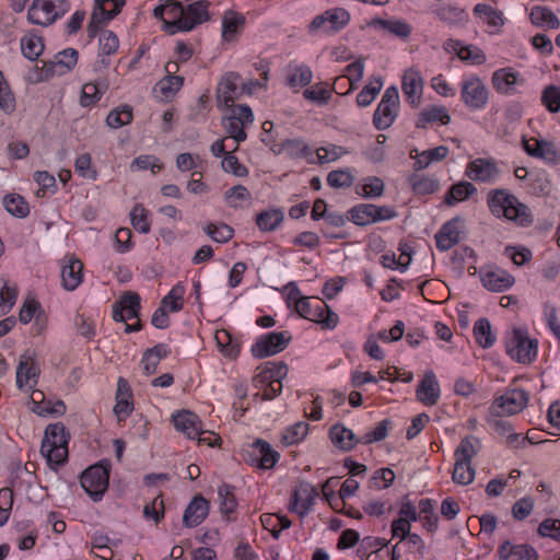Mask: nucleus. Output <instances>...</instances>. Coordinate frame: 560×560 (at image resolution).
<instances>
[{"label": "nucleus", "instance_id": "obj_20", "mask_svg": "<svg viewBox=\"0 0 560 560\" xmlns=\"http://www.w3.org/2000/svg\"><path fill=\"white\" fill-rule=\"evenodd\" d=\"M125 3L126 0H95L94 10L88 26L89 35L94 37L104 23L120 13Z\"/></svg>", "mask_w": 560, "mask_h": 560}, {"label": "nucleus", "instance_id": "obj_64", "mask_svg": "<svg viewBox=\"0 0 560 560\" xmlns=\"http://www.w3.org/2000/svg\"><path fill=\"white\" fill-rule=\"evenodd\" d=\"M331 94L332 90H330L327 83L315 84L310 89H305L303 92L305 100L315 102L320 105L327 104L331 97Z\"/></svg>", "mask_w": 560, "mask_h": 560}, {"label": "nucleus", "instance_id": "obj_16", "mask_svg": "<svg viewBox=\"0 0 560 560\" xmlns=\"http://www.w3.org/2000/svg\"><path fill=\"white\" fill-rule=\"evenodd\" d=\"M172 422L174 428L182 432L187 439L196 440L198 439L199 443L207 444L209 446L217 445V441L220 438H214V442L210 441V439L201 438L203 433L202 422L199 417L190 411V410H179L172 415Z\"/></svg>", "mask_w": 560, "mask_h": 560}, {"label": "nucleus", "instance_id": "obj_63", "mask_svg": "<svg viewBox=\"0 0 560 560\" xmlns=\"http://www.w3.org/2000/svg\"><path fill=\"white\" fill-rule=\"evenodd\" d=\"M130 220L133 229L139 233L147 234L151 230L148 210L140 203H137L131 212Z\"/></svg>", "mask_w": 560, "mask_h": 560}, {"label": "nucleus", "instance_id": "obj_50", "mask_svg": "<svg viewBox=\"0 0 560 560\" xmlns=\"http://www.w3.org/2000/svg\"><path fill=\"white\" fill-rule=\"evenodd\" d=\"M4 209L15 218H26L30 213V207L24 197L19 194H8L3 197Z\"/></svg>", "mask_w": 560, "mask_h": 560}, {"label": "nucleus", "instance_id": "obj_37", "mask_svg": "<svg viewBox=\"0 0 560 560\" xmlns=\"http://www.w3.org/2000/svg\"><path fill=\"white\" fill-rule=\"evenodd\" d=\"M451 121V116L445 106L431 105L422 108L418 115L416 127L424 129L430 124L440 122L441 125H447Z\"/></svg>", "mask_w": 560, "mask_h": 560}, {"label": "nucleus", "instance_id": "obj_42", "mask_svg": "<svg viewBox=\"0 0 560 560\" xmlns=\"http://www.w3.org/2000/svg\"><path fill=\"white\" fill-rule=\"evenodd\" d=\"M436 247L446 252L459 242V231L456 221L446 222L435 235Z\"/></svg>", "mask_w": 560, "mask_h": 560}, {"label": "nucleus", "instance_id": "obj_26", "mask_svg": "<svg viewBox=\"0 0 560 560\" xmlns=\"http://www.w3.org/2000/svg\"><path fill=\"white\" fill-rule=\"evenodd\" d=\"M140 308V296L135 292H126L114 306L113 319L117 323H126L138 318Z\"/></svg>", "mask_w": 560, "mask_h": 560}, {"label": "nucleus", "instance_id": "obj_38", "mask_svg": "<svg viewBox=\"0 0 560 560\" xmlns=\"http://www.w3.org/2000/svg\"><path fill=\"white\" fill-rule=\"evenodd\" d=\"M448 148L439 145L433 149L419 152L417 149L410 151V158L415 160L416 170H424L434 162L443 161L448 154Z\"/></svg>", "mask_w": 560, "mask_h": 560}, {"label": "nucleus", "instance_id": "obj_17", "mask_svg": "<svg viewBox=\"0 0 560 560\" xmlns=\"http://www.w3.org/2000/svg\"><path fill=\"white\" fill-rule=\"evenodd\" d=\"M244 88L241 75L235 72L225 73L217 88L218 108L236 106L234 102L242 96Z\"/></svg>", "mask_w": 560, "mask_h": 560}, {"label": "nucleus", "instance_id": "obj_52", "mask_svg": "<svg viewBox=\"0 0 560 560\" xmlns=\"http://www.w3.org/2000/svg\"><path fill=\"white\" fill-rule=\"evenodd\" d=\"M477 188L469 182H459L451 187L445 196V203L454 206L455 203L465 201L476 194Z\"/></svg>", "mask_w": 560, "mask_h": 560}, {"label": "nucleus", "instance_id": "obj_47", "mask_svg": "<svg viewBox=\"0 0 560 560\" xmlns=\"http://www.w3.org/2000/svg\"><path fill=\"white\" fill-rule=\"evenodd\" d=\"M214 339L219 347L220 352L230 359H235L241 352V346L236 339H234L231 334L221 329L215 332Z\"/></svg>", "mask_w": 560, "mask_h": 560}, {"label": "nucleus", "instance_id": "obj_15", "mask_svg": "<svg viewBox=\"0 0 560 560\" xmlns=\"http://www.w3.org/2000/svg\"><path fill=\"white\" fill-rule=\"evenodd\" d=\"M292 339L288 330L271 331L256 338L250 347V353L256 359H264L282 352Z\"/></svg>", "mask_w": 560, "mask_h": 560}, {"label": "nucleus", "instance_id": "obj_39", "mask_svg": "<svg viewBox=\"0 0 560 560\" xmlns=\"http://www.w3.org/2000/svg\"><path fill=\"white\" fill-rule=\"evenodd\" d=\"M83 264L77 258H71L68 264L61 268L62 285L68 291L75 290L83 279Z\"/></svg>", "mask_w": 560, "mask_h": 560}, {"label": "nucleus", "instance_id": "obj_27", "mask_svg": "<svg viewBox=\"0 0 560 560\" xmlns=\"http://www.w3.org/2000/svg\"><path fill=\"white\" fill-rule=\"evenodd\" d=\"M445 49L471 66H480L487 61L486 54L479 47L471 44L465 45L459 40L450 39L445 44Z\"/></svg>", "mask_w": 560, "mask_h": 560}, {"label": "nucleus", "instance_id": "obj_59", "mask_svg": "<svg viewBox=\"0 0 560 560\" xmlns=\"http://www.w3.org/2000/svg\"><path fill=\"white\" fill-rule=\"evenodd\" d=\"M163 167L164 164L160 159L151 154H141L133 159L130 164L131 172L150 170L152 174H158Z\"/></svg>", "mask_w": 560, "mask_h": 560}, {"label": "nucleus", "instance_id": "obj_24", "mask_svg": "<svg viewBox=\"0 0 560 560\" xmlns=\"http://www.w3.org/2000/svg\"><path fill=\"white\" fill-rule=\"evenodd\" d=\"M135 409L133 393L130 384L124 377L117 381V389L115 395L114 413L118 422H124L132 413Z\"/></svg>", "mask_w": 560, "mask_h": 560}, {"label": "nucleus", "instance_id": "obj_57", "mask_svg": "<svg viewBox=\"0 0 560 560\" xmlns=\"http://www.w3.org/2000/svg\"><path fill=\"white\" fill-rule=\"evenodd\" d=\"M384 183L378 177H366L355 185V192L364 198H374L383 194Z\"/></svg>", "mask_w": 560, "mask_h": 560}, {"label": "nucleus", "instance_id": "obj_54", "mask_svg": "<svg viewBox=\"0 0 560 560\" xmlns=\"http://www.w3.org/2000/svg\"><path fill=\"white\" fill-rule=\"evenodd\" d=\"M308 433V424L306 422L300 421L290 427H288L282 435L281 443L284 446H291L300 443L305 439Z\"/></svg>", "mask_w": 560, "mask_h": 560}, {"label": "nucleus", "instance_id": "obj_56", "mask_svg": "<svg viewBox=\"0 0 560 560\" xmlns=\"http://www.w3.org/2000/svg\"><path fill=\"white\" fill-rule=\"evenodd\" d=\"M132 108L129 105H121L109 112L106 118L108 127L118 129L132 121Z\"/></svg>", "mask_w": 560, "mask_h": 560}, {"label": "nucleus", "instance_id": "obj_44", "mask_svg": "<svg viewBox=\"0 0 560 560\" xmlns=\"http://www.w3.org/2000/svg\"><path fill=\"white\" fill-rule=\"evenodd\" d=\"M284 219L281 209L275 208L259 212L256 215V224L262 232H272L277 230Z\"/></svg>", "mask_w": 560, "mask_h": 560}, {"label": "nucleus", "instance_id": "obj_7", "mask_svg": "<svg viewBox=\"0 0 560 560\" xmlns=\"http://www.w3.org/2000/svg\"><path fill=\"white\" fill-rule=\"evenodd\" d=\"M460 101L472 112L482 110L489 103L490 91L476 73L464 74L460 83Z\"/></svg>", "mask_w": 560, "mask_h": 560}, {"label": "nucleus", "instance_id": "obj_10", "mask_svg": "<svg viewBox=\"0 0 560 560\" xmlns=\"http://www.w3.org/2000/svg\"><path fill=\"white\" fill-rule=\"evenodd\" d=\"M243 460L258 469L273 468L280 459V453L262 439H256L242 451Z\"/></svg>", "mask_w": 560, "mask_h": 560}, {"label": "nucleus", "instance_id": "obj_21", "mask_svg": "<svg viewBox=\"0 0 560 560\" xmlns=\"http://www.w3.org/2000/svg\"><path fill=\"white\" fill-rule=\"evenodd\" d=\"M525 83L522 74L511 67H504L493 71L491 84L498 94L511 96L517 93L518 88Z\"/></svg>", "mask_w": 560, "mask_h": 560}, {"label": "nucleus", "instance_id": "obj_31", "mask_svg": "<svg viewBox=\"0 0 560 560\" xmlns=\"http://www.w3.org/2000/svg\"><path fill=\"white\" fill-rule=\"evenodd\" d=\"M401 85L407 102L411 106L417 107L420 104L423 90V81L419 71L413 68L406 70L402 75Z\"/></svg>", "mask_w": 560, "mask_h": 560}, {"label": "nucleus", "instance_id": "obj_29", "mask_svg": "<svg viewBox=\"0 0 560 560\" xmlns=\"http://www.w3.org/2000/svg\"><path fill=\"white\" fill-rule=\"evenodd\" d=\"M246 24V18L243 13L234 10H226L222 16V40L232 43L237 40L243 33Z\"/></svg>", "mask_w": 560, "mask_h": 560}, {"label": "nucleus", "instance_id": "obj_30", "mask_svg": "<svg viewBox=\"0 0 560 560\" xmlns=\"http://www.w3.org/2000/svg\"><path fill=\"white\" fill-rule=\"evenodd\" d=\"M416 396L419 401L425 406H434L438 404L441 390L438 378L432 371L425 372L416 390Z\"/></svg>", "mask_w": 560, "mask_h": 560}, {"label": "nucleus", "instance_id": "obj_34", "mask_svg": "<svg viewBox=\"0 0 560 560\" xmlns=\"http://www.w3.org/2000/svg\"><path fill=\"white\" fill-rule=\"evenodd\" d=\"M78 62V51L73 48H67L55 55L54 59L44 61V68L51 74H65L75 67Z\"/></svg>", "mask_w": 560, "mask_h": 560}, {"label": "nucleus", "instance_id": "obj_22", "mask_svg": "<svg viewBox=\"0 0 560 560\" xmlns=\"http://www.w3.org/2000/svg\"><path fill=\"white\" fill-rule=\"evenodd\" d=\"M317 497L318 491L313 485L301 482L291 494L290 512L298 514L300 517L306 516L312 511Z\"/></svg>", "mask_w": 560, "mask_h": 560}, {"label": "nucleus", "instance_id": "obj_2", "mask_svg": "<svg viewBox=\"0 0 560 560\" xmlns=\"http://www.w3.org/2000/svg\"><path fill=\"white\" fill-rule=\"evenodd\" d=\"M490 211L498 218H504L518 225L532 224L533 218L528 208L505 190L493 191L488 199Z\"/></svg>", "mask_w": 560, "mask_h": 560}, {"label": "nucleus", "instance_id": "obj_18", "mask_svg": "<svg viewBox=\"0 0 560 560\" xmlns=\"http://www.w3.org/2000/svg\"><path fill=\"white\" fill-rule=\"evenodd\" d=\"M15 374V383L21 392L32 395L39 390L35 387L39 380L40 369L31 355L24 354L20 358Z\"/></svg>", "mask_w": 560, "mask_h": 560}, {"label": "nucleus", "instance_id": "obj_40", "mask_svg": "<svg viewBox=\"0 0 560 560\" xmlns=\"http://www.w3.org/2000/svg\"><path fill=\"white\" fill-rule=\"evenodd\" d=\"M481 281L490 291H504L513 285L514 278L504 270L493 269L482 272Z\"/></svg>", "mask_w": 560, "mask_h": 560}, {"label": "nucleus", "instance_id": "obj_1", "mask_svg": "<svg viewBox=\"0 0 560 560\" xmlns=\"http://www.w3.org/2000/svg\"><path fill=\"white\" fill-rule=\"evenodd\" d=\"M163 1L153 10V16L163 22V31L170 35L192 31L210 20V2L207 0H198L188 5L177 0Z\"/></svg>", "mask_w": 560, "mask_h": 560}, {"label": "nucleus", "instance_id": "obj_55", "mask_svg": "<svg viewBox=\"0 0 560 560\" xmlns=\"http://www.w3.org/2000/svg\"><path fill=\"white\" fill-rule=\"evenodd\" d=\"M23 55L30 60H36L44 51V43L40 36L28 34L21 39Z\"/></svg>", "mask_w": 560, "mask_h": 560}, {"label": "nucleus", "instance_id": "obj_35", "mask_svg": "<svg viewBox=\"0 0 560 560\" xmlns=\"http://www.w3.org/2000/svg\"><path fill=\"white\" fill-rule=\"evenodd\" d=\"M219 510L225 521H235L238 501L235 495V488L229 483L218 487Z\"/></svg>", "mask_w": 560, "mask_h": 560}, {"label": "nucleus", "instance_id": "obj_13", "mask_svg": "<svg viewBox=\"0 0 560 560\" xmlns=\"http://www.w3.org/2000/svg\"><path fill=\"white\" fill-rule=\"evenodd\" d=\"M529 394L521 388H508L494 398L490 413L497 417H508L521 412L528 404Z\"/></svg>", "mask_w": 560, "mask_h": 560}, {"label": "nucleus", "instance_id": "obj_58", "mask_svg": "<svg viewBox=\"0 0 560 560\" xmlns=\"http://www.w3.org/2000/svg\"><path fill=\"white\" fill-rule=\"evenodd\" d=\"M184 78L176 73H167L158 84L156 89L165 98L173 97L183 86Z\"/></svg>", "mask_w": 560, "mask_h": 560}, {"label": "nucleus", "instance_id": "obj_23", "mask_svg": "<svg viewBox=\"0 0 560 560\" xmlns=\"http://www.w3.org/2000/svg\"><path fill=\"white\" fill-rule=\"evenodd\" d=\"M523 148L530 156L540 159L548 164H558L560 160V151L551 141L537 138L523 139Z\"/></svg>", "mask_w": 560, "mask_h": 560}, {"label": "nucleus", "instance_id": "obj_5", "mask_svg": "<svg viewBox=\"0 0 560 560\" xmlns=\"http://www.w3.org/2000/svg\"><path fill=\"white\" fill-rule=\"evenodd\" d=\"M505 348L511 359L529 364L537 358L538 341L528 336L526 328L515 326L506 335Z\"/></svg>", "mask_w": 560, "mask_h": 560}, {"label": "nucleus", "instance_id": "obj_61", "mask_svg": "<svg viewBox=\"0 0 560 560\" xmlns=\"http://www.w3.org/2000/svg\"><path fill=\"white\" fill-rule=\"evenodd\" d=\"M33 178L39 186L36 192L37 197H46L48 194L54 195L57 191L56 178L47 171H36Z\"/></svg>", "mask_w": 560, "mask_h": 560}, {"label": "nucleus", "instance_id": "obj_6", "mask_svg": "<svg viewBox=\"0 0 560 560\" xmlns=\"http://www.w3.org/2000/svg\"><path fill=\"white\" fill-rule=\"evenodd\" d=\"M110 469V462L103 459L82 472L80 477L81 487L94 502L101 501L107 491Z\"/></svg>", "mask_w": 560, "mask_h": 560}, {"label": "nucleus", "instance_id": "obj_43", "mask_svg": "<svg viewBox=\"0 0 560 560\" xmlns=\"http://www.w3.org/2000/svg\"><path fill=\"white\" fill-rule=\"evenodd\" d=\"M313 80L312 69L304 63L289 65L287 73V84L292 88L307 86Z\"/></svg>", "mask_w": 560, "mask_h": 560}, {"label": "nucleus", "instance_id": "obj_53", "mask_svg": "<svg viewBox=\"0 0 560 560\" xmlns=\"http://www.w3.org/2000/svg\"><path fill=\"white\" fill-rule=\"evenodd\" d=\"M194 54L191 45L185 42H177L174 50V60H170L165 66L166 73H177L179 66L187 62Z\"/></svg>", "mask_w": 560, "mask_h": 560}, {"label": "nucleus", "instance_id": "obj_28", "mask_svg": "<svg viewBox=\"0 0 560 560\" xmlns=\"http://www.w3.org/2000/svg\"><path fill=\"white\" fill-rule=\"evenodd\" d=\"M30 405L33 412L38 416H63L67 411V406L61 399L55 401L46 400L45 394L42 390L33 393L30 396Z\"/></svg>", "mask_w": 560, "mask_h": 560}, {"label": "nucleus", "instance_id": "obj_49", "mask_svg": "<svg viewBox=\"0 0 560 560\" xmlns=\"http://www.w3.org/2000/svg\"><path fill=\"white\" fill-rule=\"evenodd\" d=\"M19 290L15 284L0 280V316L7 315L15 305Z\"/></svg>", "mask_w": 560, "mask_h": 560}, {"label": "nucleus", "instance_id": "obj_32", "mask_svg": "<svg viewBox=\"0 0 560 560\" xmlns=\"http://www.w3.org/2000/svg\"><path fill=\"white\" fill-rule=\"evenodd\" d=\"M279 153H284L293 160H305L314 164L315 151L301 138L285 139L280 143Z\"/></svg>", "mask_w": 560, "mask_h": 560}, {"label": "nucleus", "instance_id": "obj_62", "mask_svg": "<svg viewBox=\"0 0 560 560\" xmlns=\"http://www.w3.org/2000/svg\"><path fill=\"white\" fill-rule=\"evenodd\" d=\"M203 231L212 241L217 243H226L234 235V230L225 223L215 224L210 222L206 224Z\"/></svg>", "mask_w": 560, "mask_h": 560}, {"label": "nucleus", "instance_id": "obj_45", "mask_svg": "<svg viewBox=\"0 0 560 560\" xmlns=\"http://www.w3.org/2000/svg\"><path fill=\"white\" fill-rule=\"evenodd\" d=\"M530 21L533 24L556 30L560 26V21L557 15L547 7L536 5L530 10Z\"/></svg>", "mask_w": 560, "mask_h": 560}, {"label": "nucleus", "instance_id": "obj_33", "mask_svg": "<svg viewBox=\"0 0 560 560\" xmlns=\"http://www.w3.org/2000/svg\"><path fill=\"white\" fill-rule=\"evenodd\" d=\"M348 220L357 225H366L385 220L384 208L374 205L361 203L348 211Z\"/></svg>", "mask_w": 560, "mask_h": 560}, {"label": "nucleus", "instance_id": "obj_36", "mask_svg": "<svg viewBox=\"0 0 560 560\" xmlns=\"http://www.w3.org/2000/svg\"><path fill=\"white\" fill-rule=\"evenodd\" d=\"M288 374V365L282 361H269L259 368V372L254 377L255 386L264 385L266 382H280Z\"/></svg>", "mask_w": 560, "mask_h": 560}, {"label": "nucleus", "instance_id": "obj_19", "mask_svg": "<svg viewBox=\"0 0 560 560\" xmlns=\"http://www.w3.org/2000/svg\"><path fill=\"white\" fill-rule=\"evenodd\" d=\"M465 176L472 182L492 184L499 178L500 168L491 158H477L467 163Z\"/></svg>", "mask_w": 560, "mask_h": 560}, {"label": "nucleus", "instance_id": "obj_11", "mask_svg": "<svg viewBox=\"0 0 560 560\" xmlns=\"http://www.w3.org/2000/svg\"><path fill=\"white\" fill-rule=\"evenodd\" d=\"M70 9L67 0H34L28 9V21L37 25H49Z\"/></svg>", "mask_w": 560, "mask_h": 560}, {"label": "nucleus", "instance_id": "obj_46", "mask_svg": "<svg viewBox=\"0 0 560 560\" xmlns=\"http://www.w3.org/2000/svg\"><path fill=\"white\" fill-rule=\"evenodd\" d=\"M185 293L186 285L183 282H177L162 299L161 306L172 313L182 311L184 307Z\"/></svg>", "mask_w": 560, "mask_h": 560}, {"label": "nucleus", "instance_id": "obj_48", "mask_svg": "<svg viewBox=\"0 0 560 560\" xmlns=\"http://www.w3.org/2000/svg\"><path fill=\"white\" fill-rule=\"evenodd\" d=\"M474 14L490 27L498 28L503 25L502 12L489 4H476L474 8Z\"/></svg>", "mask_w": 560, "mask_h": 560}, {"label": "nucleus", "instance_id": "obj_8", "mask_svg": "<svg viewBox=\"0 0 560 560\" xmlns=\"http://www.w3.org/2000/svg\"><path fill=\"white\" fill-rule=\"evenodd\" d=\"M329 438L332 444L342 451H350L358 443L370 444L382 441L385 439V420L380 421L374 430L366 432L360 439H357L354 433L342 424H335L329 431Z\"/></svg>", "mask_w": 560, "mask_h": 560}, {"label": "nucleus", "instance_id": "obj_41", "mask_svg": "<svg viewBox=\"0 0 560 560\" xmlns=\"http://www.w3.org/2000/svg\"><path fill=\"white\" fill-rule=\"evenodd\" d=\"M385 540L365 537L361 540L357 553L362 560H385Z\"/></svg>", "mask_w": 560, "mask_h": 560}, {"label": "nucleus", "instance_id": "obj_14", "mask_svg": "<svg viewBox=\"0 0 560 560\" xmlns=\"http://www.w3.org/2000/svg\"><path fill=\"white\" fill-rule=\"evenodd\" d=\"M350 22V13L343 8H331L316 15L308 31L312 34H332L343 30Z\"/></svg>", "mask_w": 560, "mask_h": 560}, {"label": "nucleus", "instance_id": "obj_3", "mask_svg": "<svg viewBox=\"0 0 560 560\" xmlns=\"http://www.w3.org/2000/svg\"><path fill=\"white\" fill-rule=\"evenodd\" d=\"M69 433L66 427L58 422L49 424L45 430L40 453L51 468L65 465L68 459Z\"/></svg>", "mask_w": 560, "mask_h": 560}, {"label": "nucleus", "instance_id": "obj_4", "mask_svg": "<svg viewBox=\"0 0 560 560\" xmlns=\"http://www.w3.org/2000/svg\"><path fill=\"white\" fill-rule=\"evenodd\" d=\"M481 444L476 436L464 438L454 452V469L452 479L455 483L467 486L475 479V469L471 459L480 451Z\"/></svg>", "mask_w": 560, "mask_h": 560}, {"label": "nucleus", "instance_id": "obj_51", "mask_svg": "<svg viewBox=\"0 0 560 560\" xmlns=\"http://www.w3.org/2000/svg\"><path fill=\"white\" fill-rule=\"evenodd\" d=\"M107 89L105 82H88L83 84L80 96V104L89 107L97 103Z\"/></svg>", "mask_w": 560, "mask_h": 560}, {"label": "nucleus", "instance_id": "obj_9", "mask_svg": "<svg viewBox=\"0 0 560 560\" xmlns=\"http://www.w3.org/2000/svg\"><path fill=\"white\" fill-rule=\"evenodd\" d=\"M226 110L223 119V127L229 137L232 138L236 144L246 140L245 129L254 121V114L252 108L245 104H237L236 106L220 108Z\"/></svg>", "mask_w": 560, "mask_h": 560}, {"label": "nucleus", "instance_id": "obj_60", "mask_svg": "<svg viewBox=\"0 0 560 560\" xmlns=\"http://www.w3.org/2000/svg\"><path fill=\"white\" fill-rule=\"evenodd\" d=\"M474 335L477 343L482 348H490L495 341L491 332V325L487 318H480L475 323Z\"/></svg>", "mask_w": 560, "mask_h": 560}, {"label": "nucleus", "instance_id": "obj_12", "mask_svg": "<svg viewBox=\"0 0 560 560\" xmlns=\"http://www.w3.org/2000/svg\"><path fill=\"white\" fill-rule=\"evenodd\" d=\"M301 317L323 324L326 328H335L338 323V315L320 299L311 300L302 298L296 304L295 311Z\"/></svg>", "mask_w": 560, "mask_h": 560}, {"label": "nucleus", "instance_id": "obj_25", "mask_svg": "<svg viewBox=\"0 0 560 560\" xmlns=\"http://www.w3.org/2000/svg\"><path fill=\"white\" fill-rule=\"evenodd\" d=\"M210 512V502L201 494H196L183 514V525L187 528L199 526L208 517Z\"/></svg>", "mask_w": 560, "mask_h": 560}]
</instances>
